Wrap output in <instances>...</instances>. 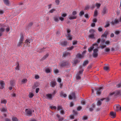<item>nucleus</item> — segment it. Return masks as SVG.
Instances as JSON below:
<instances>
[{"instance_id":"36","label":"nucleus","mask_w":121,"mask_h":121,"mask_svg":"<svg viewBox=\"0 0 121 121\" xmlns=\"http://www.w3.org/2000/svg\"><path fill=\"white\" fill-rule=\"evenodd\" d=\"M98 12L97 10L96 9H95V10L94 16L95 17L97 16V15Z\"/></svg>"},{"instance_id":"43","label":"nucleus","mask_w":121,"mask_h":121,"mask_svg":"<svg viewBox=\"0 0 121 121\" xmlns=\"http://www.w3.org/2000/svg\"><path fill=\"white\" fill-rule=\"evenodd\" d=\"M55 11V10L54 9H51L49 12V13H52L53 12Z\"/></svg>"},{"instance_id":"30","label":"nucleus","mask_w":121,"mask_h":121,"mask_svg":"<svg viewBox=\"0 0 121 121\" xmlns=\"http://www.w3.org/2000/svg\"><path fill=\"white\" fill-rule=\"evenodd\" d=\"M24 37L22 35L21 36L19 42L22 43L23 41Z\"/></svg>"},{"instance_id":"60","label":"nucleus","mask_w":121,"mask_h":121,"mask_svg":"<svg viewBox=\"0 0 121 121\" xmlns=\"http://www.w3.org/2000/svg\"><path fill=\"white\" fill-rule=\"evenodd\" d=\"M55 2L57 5H58L59 4L60 2L59 0H56Z\"/></svg>"},{"instance_id":"56","label":"nucleus","mask_w":121,"mask_h":121,"mask_svg":"<svg viewBox=\"0 0 121 121\" xmlns=\"http://www.w3.org/2000/svg\"><path fill=\"white\" fill-rule=\"evenodd\" d=\"M81 104L83 105H84L85 104V102L84 100H82L81 101Z\"/></svg>"},{"instance_id":"12","label":"nucleus","mask_w":121,"mask_h":121,"mask_svg":"<svg viewBox=\"0 0 121 121\" xmlns=\"http://www.w3.org/2000/svg\"><path fill=\"white\" fill-rule=\"evenodd\" d=\"M110 115L111 118H113L116 117V113L113 112H111L110 113Z\"/></svg>"},{"instance_id":"2","label":"nucleus","mask_w":121,"mask_h":121,"mask_svg":"<svg viewBox=\"0 0 121 121\" xmlns=\"http://www.w3.org/2000/svg\"><path fill=\"white\" fill-rule=\"evenodd\" d=\"M114 95V96H117L118 95H121V91H117L110 93L109 94V96H111Z\"/></svg>"},{"instance_id":"55","label":"nucleus","mask_w":121,"mask_h":121,"mask_svg":"<svg viewBox=\"0 0 121 121\" xmlns=\"http://www.w3.org/2000/svg\"><path fill=\"white\" fill-rule=\"evenodd\" d=\"M104 69L106 71L108 70L109 69V68L107 66H105L104 68Z\"/></svg>"},{"instance_id":"27","label":"nucleus","mask_w":121,"mask_h":121,"mask_svg":"<svg viewBox=\"0 0 121 121\" xmlns=\"http://www.w3.org/2000/svg\"><path fill=\"white\" fill-rule=\"evenodd\" d=\"M89 61L88 60H86L83 62V66H84L86 65L88 63Z\"/></svg>"},{"instance_id":"47","label":"nucleus","mask_w":121,"mask_h":121,"mask_svg":"<svg viewBox=\"0 0 121 121\" xmlns=\"http://www.w3.org/2000/svg\"><path fill=\"white\" fill-rule=\"evenodd\" d=\"M84 12L83 11H81L79 13V15L80 16H81L82 15L84 14Z\"/></svg>"},{"instance_id":"29","label":"nucleus","mask_w":121,"mask_h":121,"mask_svg":"<svg viewBox=\"0 0 121 121\" xmlns=\"http://www.w3.org/2000/svg\"><path fill=\"white\" fill-rule=\"evenodd\" d=\"M4 3L6 5H8L9 4V0H3Z\"/></svg>"},{"instance_id":"41","label":"nucleus","mask_w":121,"mask_h":121,"mask_svg":"<svg viewBox=\"0 0 121 121\" xmlns=\"http://www.w3.org/2000/svg\"><path fill=\"white\" fill-rule=\"evenodd\" d=\"M1 102V103L6 104V103L7 101L5 99L2 100Z\"/></svg>"},{"instance_id":"25","label":"nucleus","mask_w":121,"mask_h":121,"mask_svg":"<svg viewBox=\"0 0 121 121\" xmlns=\"http://www.w3.org/2000/svg\"><path fill=\"white\" fill-rule=\"evenodd\" d=\"M49 54H47L46 55H45L41 59V60H45L46 58H47Z\"/></svg>"},{"instance_id":"62","label":"nucleus","mask_w":121,"mask_h":121,"mask_svg":"<svg viewBox=\"0 0 121 121\" xmlns=\"http://www.w3.org/2000/svg\"><path fill=\"white\" fill-rule=\"evenodd\" d=\"M117 86L118 88L121 87V83H120L117 84Z\"/></svg>"},{"instance_id":"8","label":"nucleus","mask_w":121,"mask_h":121,"mask_svg":"<svg viewBox=\"0 0 121 121\" xmlns=\"http://www.w3.org/2000/svg\"><path fill=\"white\" fill-rule=\"evenodd\" d=\"M83 69H82L81 71H80L77 74L76 78L77 79L79 80L81 78L80 76L83 73Z\"/></svg>"},{"instance_id":"35","label":"nucleus","mask_w":121,"mask_h":121,"mask_svg":"<svg viewBox=\"0 0 121 121\" xmlns=\"http://www.w3.org/2000/svg\"><path fill=\"white\" fill-rule=\"evenodd\" d=\"M96 6L97 7V9H98L101 6V4H99L98 3H96L95 4Z\"/></svg>"},{"instance_id":"50","label":"nucleus","mask_w":121,"mask_h":121,"mask_svg":"<svg viewBox=\"0 0 121 121\" xmlns=\"http://www.w3.org/2000/svg\"><path fill=\"white\" fill-rule=\"evenodd\" d=\"M74 48L73 46H71V47L69 48H67V50H71L72 49Z\"/></svg>"},{"instance_id":"22","label":"nucleus","mask_w":121,"mask_h":121,"mask_svg":"<svg viewBox=\"0 0 121 121\" xmlns=\"http://www.w3.org/2000/svg\"><path fill=\"white\" fill-rule=\"evenodd\" d=\"M52 95L50 94H48L46 95V96L47 98L51 99L52 98Z\"/></svg>"},{"instance_id":"6","label":"nucleus","mask_w":121,"mask_h":121,"mask_svg":"<svg viewBox=\"0 0 121 121\" xmlns=\"http://www.w3.org/2000/svg\"><path fill=\"white\" fill-rule=\"evenodd\" d=\"M108 12V8L104 6L102 9V14L103 16L105 14L107 13Z\"/></svg>"},{"instance_id":"20","label":"nucleus","mask_w":121,"mask_h":121,"mask_svg":"<svg viewBox=\"0 0 121 121\" xmlns=\"http://www.w3.org/2000/svg\"><path fill=\"white\" fill-rule=\"evenodd\" d=\"M76 56L78 58H79L81 59L82 58H83L84 56V55H82L80 53H78L77 54Z\"/></svg>"},{"instance_id":"44","label":"nucleus","mask_w":121,"mask_h":121,"mask_svg":"<svg viewBox=\"0 0 121 121\" xmlns=\"http://www.w3.org/2000/svg\"><path fill=\"white\" fill-rule=\"evenodd\" d=\"M34 96V94L32 93H30L29 94V96L30 98H32Z\"/></svg>"},{"instance_id":"11","label":"nucleus","mask_w":121,"mask_h":121,"mask_svg":"<svg viewBox=\"0 0 121 121\" xmlns=\"http://www.w3.org/2000/svg\"><path fill=\"white\" fill-rule=\"evenodd\" d=\"M75 98L76 96L75 93L73 92L69 95V98L70 99H72L73 98L75 99Z\"/></svg>"},{"instance_id":"24","label":"nucleus","mask_w":121,"mask_h":121,"mask_svg":"<svg viewBox=\"0 0 121 121\" xmlns=\"http://www.w3.org/2000/svg\"><path fill=\"white\" fill-rule=\"evenodd\" d=\"M51 71H52L51 69L48 68H47L45 69V71L47 73H50Z\"/></svg>"},{"instance_id":"59","label":"nucleus","mask_w":121,"mask_h":121,"mask_svg":"<svg viewBox=\"0 0 121 121\" xmlns=\"http://www.w3.org/2000/svg\"><path fill=\"white\" fill-rule=\"evenodd\" d=\"M87 119V116H85L83 117V120H85Z\"/></svg>"},{"instance_id":"54","label":"nucleus","mask_w":121,"mask_h":121,"mask_svg":"<svg viewBox=\"0 0 121 121\" xmlns=\"http://www.w3.org/2000/svg\"><path fill=\"white\" fill-rule=\"evenodd\" d=\"M90 7L89 5L86 6L85 7V10H86L90 8Z\"/></svg>"},{"instance_id":"52","label":"nucleus","mask_w":121,"mask_h":121,"mask_svg":"<svg viewBox=\"0 0 121 121\" xmlns=\"http://www.w3.org/2000/svg\"><path fill=\"white\" fill-rule=\"evenodd\" d=\"M67 14L66 13H62V14L61 15L63 17H65L67 16Z\"/></svg>"},{"instance_id":"26","label":"nucleus","mask_w":121,"mask_h":121,"mask_svg":"<svg viewBox=\"0 0 121 121\" xmlns=\"http://www.w3.org/2000/svg\"><path fill=\"white\" fill-rule=\"evenodd\" d=\"M108 34V32L107 31H105L104 33L101 36V37H106L107 35Z\"/></svg>"},{"instance_id":"51","label":"nucleus","mask_w":121,"mask_h":121,"mask_svg":"<svg viewBox=\"0 0 121 121\" xmlns=\"http://www.w3.org/2000/svg\"><path fill=\"white\" fill-rule=\"evenodd\" d=\"M95 5L94 4H93L90 7V8L92 10L94 9L95 7Z\"/></svg>"},{"instance_id":"53","label":"nucleus","mask_w":121,"mask_h":121,"mask_svg":"<svg viewBox=\"0 0 121 121\" xmlns=\"http://www.w3.org/2000/svg\"><path fill=\"white\" fill-rule=\"evenodd\" d=\"M19 64L18 63H17V65L15 69L16 70H19Z\"/></svg>"},{"instance_id":"3","label":"nucleus","mask_w":121,"mask_h":121,"mask_svg":"<svg viewBox=\"0 0 121 121\" xmlns=\"http://www.w3.org/2000/svg\"><path fill=\"white\" fill-rule=\"evenodd\" d=\"M70 65L68 61L64 60L60 63L59 65L60 67H64V66H68L69 65Z\"/></svg>"},{"instance_id":"38","label":"nucleus","mask_w":121,"mask_h":121,"mask_svg":"<svg viewBox=\"0 0 121 121\" xmlns=\"http://www.w3.org/2000/svg\"><path fill=\"white\" fill-rule=\"evenodd\" d=\"M53 19L54 21L56 22H58L59 21L58 18L56 17H54Z\"/></svg>"},{"instance_id":"14","label":"nucleus","mask_w":121,"mask_h":121,"mask_svg":"<svg viewBox=\"0 0 121 121\" xmlns=\"http://www.w3.org/2000/svg\"><path fill=\"white\" fill-rule=\"evenodd\" d=\"M119 22H120L119 20L117 19H116L114 21H112L111 22V23L112 25H114L115 24H116L118 23Z\"/></svg>"},{"instance_id":"9","label":"nucleus","mask_w":121,"mask_h":121,"mask_svg":"<svg viewBox=\"0 0 121 121\" xmlns=\"http://www.w3.org/2000/svg\"><path fill=\"white\" fill-rule=\"evenodd\" d=\"M95 90H97L96 92L97 94L98 95H100L101 94V91L103 90V87H100L98 89L96 88H95Z\"/></svg>"},{"instance_id":"15","label":"nucleus","mask_w":121,"mask_h":121,"mask_svg":"<svg viewBox=\"0 0 121 121\" xmlns=\"http://www.w3.org/2000/svg\"><path fill=\"white\" fill-rule=\"evenodd\" d=\"M77 16L72 15H70L69 16V18L70 20L74 19L77 18Z\"/></svg>"},{"instance_id":"28","label":"nucleus","mask_w":121,"mask_h":121,"mask_svg":"<svg viewBox=\"0 0 121 121\" xmlns=\"http://www.w3.org/2000/svg\"><path fill=\"white\" fill-rule=\"evenodd\" d=\"M25 42V44L26 45V46H30V43L29 40H26Z\"/></svg>"},{"instance_id":"19","label":"nucleus","mask_w":121,"mask_h":121,"mask_svg":"<svg viewBox=\"0 0 121 121\" xmlns=\"http://www.w3.org/2000/svg\"><path fill=\"white\" fill-rule=\"evenodd\" d=\"M70 54V53L69 52H64L63 54V56L65 57L69 55Z\"/></svg>"},{"instance_id":"57","label":"nucleus","mask_w":121,"mask_h":121,"mask_svg":"<svg viewBox=\"0 0 121 121\" xmlns=\"http://www.w3.org/2000/svg\"><path fill=\"white\" fill-rule=\"evenodd\" d=\"M110 51V49L109 48H106L105 49V51L106 52H108Z\"/></svg>"},{"instance_id":"18","label":"nucleus","mask_w":121,"mask_h":121,"mask_svg":"<svg viewBox=\"0 0 121 121\" xmlns=\"http://www.w3.org/2000/svg\"><path fill=\"white\" fill-rule=\"evenodd\" d=\"M60 95L61 97H66L67 96V95L64 93L62 91H61L60 93Z\"/></svg>"},{"instance_id":"48","label":"nucleus","mask_w":121,"mask_h":121,"mask_svg":"<svg viewBox=\"0 0 121 121\" xmlns=\"http://www.w3.org/2000/svg\"><path fill=\"white\" fill-rule=\"evenodd\" d=\"M50 108L51 109H56V108L55 106H51L50 107Z\"/></svg>"},{"instance_id":"58","label":"nucleus","mask_w":121,"mask_h":121,"mask_svg":"<svg viewBox=\"0 0 121 121\" xmlns=\"http://www.w3.org/2000/svg\"><path fill=\"white\" fill-rule=\"evenodd\" d=\"M78 62V60L75 59L74 60V62L75 64H77Z\"/></svg>"},{"instance_id":"10","label":"nucleus","mask_w":121,"mask_h":121,"mask_svg":"<svg viewBox=\"0 0 121 121\" xmlns=\"http://www.w3.org/2000/svg\"><path fill=\"white\" fill-rule=\"evenodd\" d=\"M120 105L119 104H117L115 105L114 106V108L116 112H117L119 110Z\"/></svg>"},{"instance_id":"21","label":"nucleus","mask_w":121,"mask_h":121,"mask_svg":"<svg viewBox=\"0 0 121 121\" xmlns=\"http://www.w3.org/2000/svg\"><path fill=\"white\" fill-rule=\"evenodd\" d=\"M0 110L1 112H6L7 109L6 107H3L0 108Z\"/></svg>"},{"instance_id":"61","label":"nucleus","mask_w":121,"mask_h":121,"mask_svg":"<svg viewBox=\"0 0 121 121\" xmlns=\"http://www.w3.org/2000/svg\"><path fill=\"white\" fill-rule=\"evenodd\" d=\"M57 82L59 83H60L61 82V79L60 78H58L57 80Z\"/></svg>"},{"instance_id":"64","label":"nucleus","mask_w":121,"mask_h":121,"mask_svg":"<svg viewBox=\"0 0 121 121\" xmlns=\"http://www.w3.org/2000/svg\"><path fill=\"white\" fill-rule=\"evenodd\" d=\"M82 107L80 106H79L77 108V110L78 111L82 109Z\"/></svg>"},{"instance_id":"40","label":"nucleus","mask_w":121,"mask_h":121,"mask_svg":"<svg viewBox=\"0 0 121 121\" xmlns=\"http://www.w3.org/2000/svg\"><path fill=\"white\" fill-rule=\"evenodd\" d=\"M120 33V31L118 30H116L114 32L115 34L116 35L119 34Z\"/></svg>"},{"instance_id":"39","label":"nucleus","mask_w":121,"mask_h":121,"mask_svg":"<svg viewBox=\"0 0 121 121\" xmlns=\"http://www.w3.org/2000/svg\"><path fill=\"white\" fill-rule=\"evenodd\" d=\"M57 110H62V108L61 106L59 105L57 107Z\"/></svg>"},{"instance_id":"33","label":"nucleus","mask_w":121,"mask_h":121,"mask_svg":"<svg viewBox=\"0 0 121 121\" xmlns=\"http://www.w3.org/2000/svg\"><path fill=\"white\" fill-rule=\"evenodd\" d=\"M94 47H90L88 49V51L89 52H91L93 49Z\"/></svg>"},{"instance_id":"31","label":"nucleus","mask_w":121,"mask_h":121,"mask_svg":"<svg viewBox=\"0 0 121 121\" xmlns=\"http://www.w3.org/2000/svg\"><path fill=\"white\" fill-rule=\"evenodd\" d=\"M104 99H105L106 101L107 102H108L109 100V99L108 98H106L103 99H100V100L101 101H103Z\"/></svg>"},{"instance_id":"63","label":"nucleus","mask_w":121,"mask_h":121,"mask_svg":"<svg viewBox=\"0 0 121 121\" xmlns=\"http://www.w3.org/2000/svg\"><path fill=\"white\" fill-rule=\"evenodd\" d=\"M98 30L99 32H101L102 31V28L100 27L98 28Z\"/></svg>"},{"instance_id":"46","label":"nucleus","mask_w":121,"mask_h":121,"mask_svg":"<svg viewBox=\"0 0 121 121\" xmlns=\"http://www.w3.org/2000/svg\"><path fill=\"white\" fill-rule=\"evenodd\" d=\"M54 72L55 73L57 74L59 72V71L58 69H55L54 70Z\"/></svg>"},{"instance_id":"13","label":"nucleus","mask_w":121,"mask_h":121,"mask_svg":"<svg viewBox=\"0 0 121 121\" xmlns=\"http://www.w3.org/2000/svg\"><path fill=\"white\" fill-rule=\"evenodd\" d=\"M0 89H3L5 86V84L4 82L3 81H0Z\"/></svg>"},{"instance_id":"23","label":"nucleus","mask_w":121,"mask_h":121,"mask_svg":"<svg viewBox=\"0 0 121 121\" xmlns=\"http://www.w3.org/2000/svg\"><path fill=\"white\" fill-rule=\"evenodd\" d=\"M60 44L62 46H66L67 44V42L66 41H64L60 42Z\"/></svg>"},{"instance_id":"34","label":"nucleus","mask_w":121,"mask_h":121,"mask_svg":"<svg viewBox=\"0 0 121 121\" xmlns=\"http://www.w3.org/2000/svg\"><path fill=\"white\" fill-rule=\"evenodd\" d=\"M100 100H99L97 101V104L98 106H100L101 105L102 103Z\"/></svg>"},{"instance_id":"49","label":"nucleus","mask_w":121,"mask_h":121,"mask_svg":"<svg viewBox=\"0 0 121 121\" xmlns=\"http://www.w3.org/2000/svg\"><path fill=\"white\" fill-rule=\"evenodd\" d=\"M77 14V12L76 11H73L72 13V15L74 16H76Z\"/></svg>"},{"instance_id":"45","label":"nucleus","mask_w":121,"mask_h":121,"mask_svg":"<svg viewBox=\"0 0 121 121\" xmlns=\"http://www.w3.org/2000/svg\"><path fill=\"white\" fill-rule=\"evenodd\" d=\"M110 26V24L108 22H107L106 23V24L104 26V27L106 28L107 27H109Z\"/></svg>"},{"instance_id":"4","label":"nucleus","mask_w":121,"mask_h":121,"mask_svg":"<svg viewBox=\"0 0 121 121\" xmlns=\"http://www.w3.org/2000/svg\"><path fill=\"white\" fill-rule=\"evenodd\" d=\"M95 31L94 29H91L89 30V32L91 33L88 36V37L89 38L91 39H95L94 37L95 33Z\"/></svg>"},{"instance_id":"1","label":"nucleus","mask_w":121,"mask_h":121,"mask_svg":"<svg viewBox=\"0 0 121 121\" xmlns=\"http://www.w3.org/2000/svg\"><path fill=\"white\" fill-rule=\"evenodd\" d=\"M25 112V114L26 115L29 117H31L32 116L33 113L34 112V111L33 109L28 108L26 109Z\"/></svg>"},{"instance_id":"32","label":"nucleus","mask_w":121,"mask_h":121,"mask_svg":"<svg viewBox=\"0 0 121 121\" xmlns=\"http://www.w3.org/2000/svg\"><path fill=\"white\" fill-rule=\"evenodd\" d=\"M15 81H10V85L12 86H13L14 85Z\"/></svg>"},{"instance_id":"7","label":"nucleus","mask_w":121,"mask_h":121,"mask_svg":"<svg viewBox=\"0 0 121 121\" xmlns=\"http://www.w3.org/2000/svg\"><path fill=\"white\" fill-rule=\"evenodd\" d=\"M67 33H68L67 35H66V36H67L68 40H71L72 39V37L71 35L69 33L70 32V30L69 29H67Z\"/></svg>"},{"instance_id":"16","label":"nucleus","mask_w":121,"mask_h":121,"mask_svg":"<svg viewBox=\"0 0 121 121\" xmlns=\"http://www.w3.org/2000/svg\"><path fill=\"white\" fill-rule=\"evenodd\" d=\"M56 85V82L55 81H52L50 83V86L53 87H55Z\"/></svg>"},{"instance_id":"17","label":"nucleus","mask_w":121,"mask_h":121,"mask_svg":"<svg viewBox=\"0 0 121 121\" xmlns=\"http://www.w3.org/2000/svg\"><path fill=\"white\" fill-rule=\"evenodd\" d=\"M5 30V29L3 27H1L0 28V37L2 35V33L4 32Z\"/></svg>"},{"instance_id":"5","label":"nucleus","mask_w":121,"mask_h":121,"mask_svg":"<svg viewBox=\"0 0 121 121\" xmlns=\"http://www.w3.org/2000/svg\"><path fill=\"white\" fill-rule=\"evenodd\" d=\"M93 52L92 56L94 58L97 57L98 56V50L97 49H95L93 50Z\"/></svg>"},{"instance_id":"37","label":"nucleus","mask_w":121,"mask_h":121,"mask_svg":"<svg viewBox=\"0 0 121 121\" xmlns=\"http://www.w3.org/2000/svg\"><path fill=\"white\" fill-rule=\"evenodd\" d=\"M12 121H18V119L15 117H14L12 118Z\"/></svg>"},{"instance_id":"42","label":"nucleus","mask_w":121,"mask_h":121,"mask_svg":"<svg viewBox=\"0 0 121 121\" xmlns=\"http://www.w3.org/2000/svg\"><path fill=\"white\" fill-rule=\"evenodd\" d=\"M27 81V80L26 79H23L22 81V83H25Z\"/></svg>"}]
</instances>
